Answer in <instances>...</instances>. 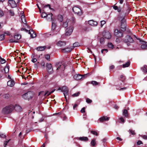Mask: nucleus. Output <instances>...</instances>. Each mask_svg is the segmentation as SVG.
Returning a JSON list of instances; mask_svg holds the SVG:
<instances>
[{
    "label": "nucleus",
    "instance_id": "c9c22d12",
    "mask_svg": "<svg viewBox=\"0 0 147 147\" xmlns=\"http://www.w3.org/2000/svg\"><path fill=\"white\" fill-rule=\"evenodd\" d=\"M45 58L47 60L50 61V57L49 54H47L45 56Z\"/></svg>",
    "mask_w": 147,
    "mask_h": 147
},
{
    "label": "nucleus",
    "instance_id": "49530a36",
    "mask_svg": "<svg viewBox=\"0 0 147 147\" xmlns=\"http://www.w3.org/2000/svg\"><path fill=\"white\" fill-rule=\"evenodd\" d=\"M120 78H121V81H123L125 79V77L123 75H121L120 76Z\"/></svg>",
    "mask_w": 147,
    "mask_h": 147
},
{
    "label": "nucleus",
    "instance_id": "c85d7f7f",
    "mask_svg": "<svg viewBox=\"0 0 147 147\" xmlns=\"http://www.w3.org/2000/svg\"><path fill=\"white\" fill-rule=\"evenodd\" d=\"M21 37V36L19 34H17L15 35L14 36V39L16 40H18L20 39Z\"/></svg>",
    "mask_w": 147,
    "mask_h": 147
},
{
    "label": "nucleus",
    "instance_id": "680f3d73",
    "mask_svg": "<svg viewBox=\"0 0 147 147\" xmlns=\"http://www.w3.org/2000/svg\"><path fill=\"white\" fill-rule=\"evenodd\" d=\"M130 133L132 135H134L135 134V132L134 131H133L132 130H129Z\"/></svg>",
    "mask_w": 147,
    "mask_h": 147
},
{
    "label": "nucleus",
    "instance_id": "39448f33",
    "mask_svg": "<svg viewBox=\"0 0 147 147\" xmlns=\"http://www.w3.org/2000/svg\"><path fill=\"white\" fill-rule=\"evenodd\" d=\"M73 11L77 15L80 16L82 15V12L80 8L77 7H74L72 9Z\"/></svg>",
    "mask_w": 147,
    "mask_h": 147
},
{
    "label": "nucleus",
    "instance_id": "412c9836",
    "mask_svg": "<svg viewBox=\"0 0 147 147\" xmlns=\"http://www.w3.org/2000/svg\"><path fill=\"white\" fill-rule=\"evenodd\" d=\"M47 48L45 46L39 47L36 48V49L38 51H42L44 50Z\"/></svg>",
    "mask_w": 147,
    "mask_h": 147
},
{
    "label": "nucleus",
    "instance_id": "bf43d9fd",
    "mask_svg": "<svg viewBox=\"0 0 147 147\" xmlns=\"http://www.w3.org/2000/svg\"><path fill=\"white\" fill-rule=\"evenodd\" d=\"M104 51H105L106 53L108 52V50L107 49H103L101 50V52L102 53H103Z\"/></svg>",
    "mask_w": 147,
    "mask_h": 147
},
{
    "label": "nucleus",
    "instance_id": "774afa93",
    "mask_svg": "<svg viewBox=\"0 0 147 147\" xmlns=\"http://www.w3.org/2000/svg\"><path fill=\"white\" fill-rule=\"evenodd\" d=\"M37 61L36 59L33 58L32 59V61L33 63L36 62Z\"/></svg>",
    "mask_w": 147,
    "mask_h": 147
},
{
    "label": "nucleus",
    "instance_id": "f03ea898",
    "mask_svg": "<svg viewBox=\"0 0 147 147\" xmlns=\"http://www.w3.org/2000/svg\"><path fill=\"white\" fill-rule=\"evenodd\" d=\"M34 92L31 91H29L22 95V97L24 99H30L32 98L34 95Z\"/></svg>",
    "mask_w": 147,
    "mask_h": 147
},
{
    "label": "nucleus",
    "instance_id": "473e14b6",
    "mask_svg": "<svg viewBox=\"0 0 147 147\" xmlns=\"http://www.w3.org/2000/svg\"><path fill=\"white\" fill-rule=\"evenodd\" d=\"M130 62L129 61L127 62L125 64H124L123 65V68H125L128 67L130 65Z\"/></svg>",
    "mask_w": 147,
    "mask_h": 147
},
{
    "label": "nucleus",
    "instance_id": "13d9d810",
    "mask_svg": "<svg viewBox=\"0 0 147 147\" xmlns=\"http://www.w3.org/2000/svg\"><path fill=\"white\" fill-rule=\"evenodd\" d=\"M142 138L145 140H147V136L146 135H143L141 136Z\"/></svg>",
    "mask_w": 147,
    "mask_h": 147
},
{
    "label": "nucleus",
    "instance_id": "de8ad7c7",
    "mask_svg": "<svg viewBox=\"0 0 147 147\" xmlns=\"http://www.w3.org/2000/svg\"><path fill=\"white\" fill-rule=\"evenodd\" d=\"M91 133L93 135H95L96 136L98 135V133L96 131H91Z\"/></svg>",
    "mask_w": 147,
    "mask_h": 147
},
{
    "label": "nucleus",
    "instance_id": "8fccbe9b",
    "mask_svg": "<svg viewBox=\"0 0 147 147\" xmlns=\"http://www.w3.org/2000/svg\"><path fill=\"white\" fill-rule=\"evenodd\" d=\"M86 102L88 103H90L92 102V100L89 98H87L86 99Z\"/></svg>",
    "mask_w": 147,
    "mask_h": 147
},
{
    "label": "nucleus",
    "instance_id": "052dcab7",
    "mask_svg": "<svg viewBox=\"0 0 147 147\" xmlns=\"http://www.w3.org/2000/svg\"><path fill=\"white\" fill-rule=\"evenodd\" d=\"M85 108L83 107L81 110V112L82 113H84L85 112Z\"/></svg>",
    "mask_w": 147,
    "mask_h": 147
},
{
    "label": "nucleus",
    "instance_id": "e433bc0d",
    "mask_svg": "<svg viewBox=\"0 0 147 147\" xmlns=\"http://www.w3.org/2000/svg\"><path fill=\"white\" fill-rule=\"evenodd\" d=\"M59 66L60 67V69L61 70H63L65 68L64 65L61 63H60Z\"/></svg>",
    "mask_w": 147,
    "mask_h": 147
},
{
    "label": "nucleus",
    "instance_id": "a18cd8bd",
    "mask_svg": "<svg viewBox=\"0 0 147 147\" xmlns=\"http://www.w3.org/2000/svg\"><path fill=\"white\" fill-rule=\"evenodd\" d=\"M91 84L93 85L96 86L98 84V83L96 81H92L91 82Z\"/></svg>",
    "mask_w": 147,
    "mask_h": 147
},
{
    "label": "nucleus",
    "instance_id": "a19ab883",
    "mask_svg": "<svg viewBox=\"0 0 147 147\" xmlns=\"http://www.w3.org/2000/svg\"><path fill=\"white\" fill-rule=\"evenodd\" d=\"M9 42H18V41L17 40H16L15 39H11L9 40Z\"/></svg>",
    "mask_w": 147,
    "mask_h": 147
},
{
    "label": "nucleus",
    "instance_id": "f704fd0d",
    "mask_svg": "<svg viewBox=\"0 0 147 147\" xmlns=\"http://www.w3.org/2000/svg\"><path fill=\"white\" fill-rule=\"evenodd\" d=\"M5 73H7L9 71V67L8 66L5 67L4 69L3 70Z\"/></svg>",
    "mask_w": 147,
    "mask_h": 147
},
{
    "label": "nucleus",
    "instance_id": "4c0bfd02",
    "mask_svg": "<svg viewBox=\"0 0 147 147\" xmlns=\"http://www.w3.org/2000/svg\"><path fill=\"white\" fill-rule=\"evenodd\" d=\"M96 143L95 140L94 139L92 140L91 142V145L92 146H94L95 145Z\"/></svg>",
    "mask_w": 147,
    "mask_h": 147
},
{
    "label": "nucleus",
    "instance_id": "20e7f679",
    "mask_svg": "<svg viewBox=\"0 0 147 147\" xmlns=\"http://www.w3.org/2000/svg\"><path fill=\"white\" fill-rule=\"evenodd\" d=\"M47 71L49 74L53 72V69L51 63H47L46 65Z\"/></svg>",
    "mask_w": 147,
    "mask_h": 147
},
{
    "label": "nucleus",
    "instance_id": "5fc2aeb1",
    "mask_svg": "<svg viewBox=\"0 0 147 147\" xmlns=\"http://www.w3.org/2000/svg\"><path fill=\"white\" fill-rule=\"evenodd\" d=\"M48 7L49 8V9H53L51 8L50 7V5L49 4H48L47 5H45L44 7V8H45L46 7Z\"/></svg>",
    "mask_w": 147,
    "mask_h": 147
},
{
    "label": "nucleus",
    "instance_id": "09e8293b",
    "mask_svg": "<svg viewBox=\"0 0 147 147\" xmlns=\"http://www.w3.org/2000/svg\"><path fill=\"white\" fill-rule=\"evenodd\" d=\"M9 12L11 16H13L14 15V13L13 11H12V10H9Z\"/></svg>",
    "mask_w": 147,
    "mask_h": 147
},
{
    "label": "nucleus",
    "instance_id": "58836bf2",
    "mask_svg": "<svg viewBox=\"0 0 147 147\" xmlns=\"http://www.w3.org/2000/svg\"><path fill=\"white\" fill-rule=\"evenodd\" d=\"M47 14L45 12H42L41 15V16L42 18H45L47 17Z\"/></svg>",
    "mask_w": 147,
    "mask_h": 147
},
{
    "label": "nucleus",
    "instance_id": "7c9ffc66",
    "mask_svg": "<svg viewBox=\"0 0 147 147\" xmlns=\"http://www.w3.org/2000/svg\"><path fill=\"white\" fill-rule=\"evenodd\" d=\"M80 45L79 43L78 42H76L73 44V46L71 47L73 49L74 48L79 47Z\"/></svg>",
    "mask_w": 147,
    "mask_h": 147
},
{
    "label": "nucleus",
    "instance_id": "2eb2a0df",
    "mask_svg": "<svg viewBox=\"0 0 147 147\" xmlns=\"http://www.w3.org/2000/svg\"><path fill=\"white\" fill-rule=\"evenodd\" d=\"M57 45L60 47H63L66 45V42L64 41H59L57 43Z\"/></svg>",
    "mask_w": 147,
    "mask_h": 147
},
{
    "label": "nucleus",
    "instance_id": "ddd939ff",
    "mask_svg": "<svg viewBox=\"0 0 147 147\" xmlns=\"http://www.w3.org/2000/svg\"><path fill=\"white\" fill-rule=\"evenodd\" d=\"M61 90L62 92H63L65 98H66L65 95L67 94L68 92V89L67 87L66 86H63L62 87Z\"/></svg>",
    "mask_w": 147,
    "mask_h": 147
},
{
    "label": "nucleus",
    "instance_id": "338daca9",
    "mask_svg": "<svg viewBox=\"0 0 147 147\" xmlns=\"http://www.w3.org/2000/svg\"><path fill=\"white\" fill-rule=\"evenodd\" d=\"M120 119L122 123H124L125 122V120L123 117L120 118Z\"/></svg>",
    "mask_w": 147,
    "mask_h": 147
},
{
    "label": "nucleus",
    "instance_id": "72a5a7b5",
    "mask_svg": "<svg viewBox=\"0 0 147 147\" xmlns=\"http://www.w3.org/2000/svg\"><path fill=\"white\" fill-rule=\"evenodd\" d=\"M107 46L108 47L113 49V48L114 46L111 42L109 43L108 44Z\"/></svg>",
    "mask_w": 147,
    "mask_h": 147
},
{
    "label": "nucleus",
    "instance_id": "dca6fc26",
    "mask_svg": "<svg viewBox=\"0 0 147 147\" xmlns=\"http://www.w3.org/2000/svg\"><path fill=\"white\" fill-rule=\"evenodd\" d=\"M72 49V48L71 47H70L63 49H62V51L63 52L67 53L70 52Z\"/></svg>",
    "mask_w": 147,
    "mask_h": 147
},
{
    "label": "nucleus",
    "instance_id": "423d86ee",
    "mask_svg": "<svg viewBox=\"0 0 147 147\" xmlns=\"http://www.w3.org/2000/svg\"><path fill=\"white\" fill-rule=\"evenodd\" d=\"M123 41L126 43H133L134 42V40L130 36L127 35L123 39Z\"/></svg>",
    "mask_w": 147,
    "mask_h": 147
},
{
    "label": "nucleus",
    "instance_id": "2f4dec72",
    "mask_svg": "<svg viewBox=\"0 0 147 147\" xmlns=\"http://www.w3.org/2000/svg\"><path fill=\"white\" fill-rule=\"evenodd\" d=\"M142 70L144 72H147V66L145 65L141 68Z\"/></svg>",
    "mask_w": 147,
    "mask_h": 147
},
{
    "label": "nucleus",
    "instance_id": "5701e85b",
    "mask_svg": "<svg viewBox=\"0 0 147 147\" xmlns=\"http://www.w3.org/2000/svg\"><path fill=\"white\" fill-rule=\"evenodd\" d=\"M52 16L53 14L51 13L48 14L47 16V19L48 20H51L53 21V18L52 17Z\"/></svg>",
    "mask_w": 147,
    "mask_h": 147
},
{
    "label": "nucleus",
    "instance_id": "c756f323",
    "mask_svg": "<svg viewBox=\"0 0 147 147\" xmlns=\"http://www.w3.org/2000/svg\"><path fill=\"white\" fill-rule=\"evenodd\" d=\"M58 20L60 22H62L63 20V17L62 16L59 15L57 16Z\"/></svg>",
    "mask_w": 147,
    "mask_h": 147
},
{
    "label": "nucleus",
    "instance_id": "c03bdc74",
    "mask_svg": "<svg viewBox=\"0 0 147 147\" xmlns=\"http://www.w3.org/2000/svg\"><path fill=\"white\" fill-rule=\"evenodd\" d=\"M80 92H78L76 93H74L72 95V96L73 97H77L80 94Z\"/></svg>",
    "mask_w": 147,
    "mask_h": 147
},
{
    "label": "nucleus",
    "instance_id": "6e6552de",
    "mask_svg": "<svg viewBox=\"0 0 147 147\" xmlns=\"http://www.w3.org/2000/svg\"><path fill=\"white\" fill-rule=\"evenodd\" d=\"M56 24L52 21V25H51V29L52 31H53V32H54V34H57L56 32H58L60 30V29H58L57 31H56L55 29L56 27Z\"/></svg>",
    "mask_w": 147,
    "mask_h": 147
},
{
    "label": "nucleus",
    "instance_id": "ea45409f",
    "mask_svg": "<svg viewBox=\"0 0 147 147\" xmlns=\"http://www.w3.org/2000/svg\"><path fill=\"white\" fill-rule=\"evenodd\" d=\"M68 23L67 22H64L62 26L64 28H66L68 26Z\"/></svg>",
    "mask_w": 147,
    "mask_h": 147
},
{
    "label": "nucleus",
    "instance_id": "aec40b11",
    "mask_svg": "<svg viewBox=\"0 0 147 147\" xmlns=\"http://www.w3.org/2000/svg\"><path fill=\"white\" fill-rule=\"evenodd\" d=\"M14 84V81L12 80H9L7 82V85L9 86L13 87Z\"/></svg>",
    "mask_w": 147,
    "mask_h": 147
},
{
    "label": "nucleus",
    "instance_id": "603ef678",
    "mask_svg": "<svg viewBox=\"0 0 147 147\" xmlns=\"http://www.w3.org/2000/svg\"><path fill=\"white\" fill-rule=\"evenodd\" d=\"M100 23L101 26V27H102V26L106 23V22L105 21L103 20L101 21Z\"/></svg>",
    "mask_w": 147,
    "mask_h": 147
},
{
    "label": "nucleus",
    "instance_id": "6ab92c4d",
    "mask_svg": "<svg viewBox=\"0 0 147 147\" xmlns=\"http://www.w3.org/2000/svg\"><path fill=\"white\" fill-rule=\"evenodd\" d=\"M109 117H107L103 116L102 117L100 118L99 120L101 122H103L104 121H108L109 120Z\"/></svg>",
    "mask_w": 147,
    "mask_h": 147
},
{
    "label": "nucleus",
    "instance_id": "b1692460",
    "mask_svg": "<svg viewBox=\"0 0 147 147\" xmlns=\"http://www.w3.org/2000/svg\"><path fill=\"white\" fill-rule=\"evenodd\" d=\"M55 90V89L52 90L51 92H49V91H46L45 92L44 94L45 96H48L51 93L53 92Z\"/></svg>",
    "mask_w": 147,
    "mask_h": 147
},
{
    "label": "nucleus",
    "instance_id": "4468645a",
    "mask_svg": "<svg viewBox=\"0 0 147 147\" xmlns=\"http://www.w3.org/2000/svg\"><path fill=\"white\" fill-rule=\"evenodd\" d=\"M88 24L89 25L94 26H97L98 23L97 22L94 21L93 20H90L88 21Z\"/></svg>",
    "mask_w": 147,
    "mask_h": 147
},
{
    "label": "nucleus",
    "instance_id": "37998d69",
    "mask_svg": "<svg viewBox=\"0 0 147 147\" xmlns=\"http://www.w3.org/2000/svg\"><path fill=\"white\" fill-rule=\"evenodd\" d=\"M5 36L4 34L0 35V40H2L4 39Z\"/></svg>",
    "mask_w": 147,
    "mask_h": 147
},
{
    "label": "nucleus",
    "instance_id": "f8f14e48",
    "mask_svg": "<svg viewBox=\"0 0 147 147\" xmlns=\"http://www.w3.org/2000/svg\"><path fill=\"white\" fill-rule=\"evenodd\" d=\"M104 37L107 39H110L111 37V33L109 31H105L103 33Z\"/></svg>",
    "mask_w": 147,
    "mask_h": 147
},
{
    "label": "nucleus",
    "instance_id": "a211bd4d",
    "mask_svg": "<svg viewBox=\"0 0 147 147\" xmlns=\"http://www.w3.org/2000/svg\"><path fill=\"white\" fill-rule=\"evenodd\" d=\"M28 33L30 35V37L32 38H34L36 36V33L32 30H29Z\"/></svg>",
    "mask_w": 147,
    "mask_h": 147
},
{
    "label": "nucleus",
    "instance_id": "a878e982",
    "mask_svg": "<svg viewBox=\"0 0 147 147\" xmlns=\"http://www.w3.org/2000/svg\"><path fill=\"white\" fill-rule=\"evenodd\" d=\"M79 139L84 141H87L88 140V138L86 137H80L79 138Z\"/></svg>",
    "mask_w": 147,
    "mask_h": 147
},
{
    "label": "nucleus",
    "instance_id": "6e6d98bb",
    "mask_svg": "<svg viewBox=\"0 0 147 147\" xmlns=\"http://www.w3.org/2000/svg\"><path fill=\"white\" fill-rule=\"evenodd\" d=\"M4 13L2 10H0V17H1L3 16Z\"/></svg>",
    "mask_w": 147,
    "mask_h": 147
},
{
    "label": "nucleus",
    "instance_id": "1a4fd4ad",
    "mask_svg": "<svg viewBox=\"0 0 147 147\" xmlns=\"http://www.w3.org/2000/svg\"><path fill=\"white\" fill-rule=\"evenodd\" d=\"M21 16L22 22L25 25H27V22L25 18V17L24 16V13L23 11H21L20 14L19 15V16Z\"/></svg>",
    "mask_w": 147,
    "mask_h": 147
},
{
    "label": "nucleus",
    "instance_id": "0e129e2a",
    "mask_svg": "<svg viewBox=\"0 0 147 147\" xmlns=\"http://www.w3.org/2000/svg\"><path fill=\"white\" fill-rule=\"evenodd\" d=\"M4 33L7 35H9L10 34L9 32L8 31L5 32Z\"/></svg>",
    "mask_w": 147,
    "mask_h": 147
},
{
    "label": "nucleus",
    "instance_id": "3c124183",
    "mask_svg": "<svg viewBox=\"0 0 147 147\" xmlns=\"http://www.w3.org/2000/svg\"><path fill=\"white\" fill-rule=\"evenodd\" d=\"M125 19L124 18H123L121 20V24H125Z\"/></svg>",
    "mask_w": 147,
    "mask_h": 147
},
{
    "label": "nucleus",
    "instance_id": "e2e57ef3",
    "mask_svg": "<svg viewBox=\"0 0 147 147\" xmlns=\"http://www.w3.org/2000/svg\"><path fill=\"white\" fill-rule=\"evenodd\" d=\"M0 136L2 138H5L6 137V136L3 134H0Z\"/></svg>",
    "mask_w": 147,
    "mask_h": 147
},
{
    "label": "nucleus",
    "instance_id": "69168bd1",
    "mask_svg": "<svg viewBox=\"0 0 147 147\" xmlns=\"http://www.w3.org/2000/svg\"><path fill=\"white\" fill-rule=\"evenodd\" d=\"M9 140H8V141H5L4 143V146L5 147V146L7 145V143L9 142Z\"/></svg>",
    "mask_w": 147,
    "mask_h": 147
},
{
    "label": "nucleus",
    "instance_id": "864d4df0",
    "mask_svg": "<svg viewBox=\"0 0 147 147\" xmlns=\"http://www.w3.org/2000/svg\"><path fill=\"white\" fill-rule=\"evenodd\" d=\"M5 62V59H3L1 58V59L0 61V63L1 64H3Z\"/></svg>",
    "mask_w": 147,
    "mask_h": 147
},
{
    "label": "nucleus",
    "instance_id": "79ce46f5",
    "mask_svg": "<svg viewBox=\"0 0 147 147\" xmlns=\"http://www.w3.org/2000/svg\"><path fill=\"white\" fill-rule=\"evenodd\" d=\"M60 65V63H56L55 66L57 67V70L59 69H60V67L59 66Z\"/></svg>",
    "mask_w": 147,
    "mask_h": 147
},
{
    "label": "nucleus",
    "instance_id": "7ed1b4c3",
    "mask_svg": "<svg viewBox=\"0 0 147 147\" xmlns=\"http://www.w3.org/2000/svg\"><path fill=\"white\" fill-rule=\"evenodd\" d=\"M87 74L83 75H81L80 74H75L73 75L74 78L75 80H79L84 78H85L87 77Z\"/></svg>",
    "mask_w": 147,
    "mask_h": 147
},
{
    "label": "nucleus",
    "instance_id": "cd10ccee",
    "mask_svg": "<svg viewBox=\"0 0 147 147\" xmlns=\"http://www.w3.org/2000/svg\"><path fill=\"white\" fill-rule=\"evenodd\" d=\"M126 27V24H121V28L122 30H125Z\"/></svg>",
    "mask_w": 147,
    "mask_h": 147
},
{
    "label": "nucleus",
    "instance_id": "4d7b16f0",
    "mask_svg": "<svg viewBox=\"0 0 147 147\" xmlns=\"http://www.w3.org/2000/svg\"><path fill=\"white\" fill-rule=\"evenodd\" d=\"M100 43H102L104 41V38H101L100 39Z\"/></svg>",
    "mask_w": 147,
    "mask_h": 147
},
{
    "label": "nucleus",
    "instance_id": "0eeeda50",
    "mask_svg": "<svg viewBox=\"0 0 147 147\" xmlns=\"http://www.w3.org/2000/svg\"><path fill=\"white\" fill-rule=\"evenodd\" d=\"M73 30V26H72L69 27L67 28L65 31V35L68 36L71 35Z\"/></svg>",
    "mask_w": 147,
    "mask_h": 147
},
{
    "label": "nucleus",
    "instance_id": "393cba45",
    "mask_svg": "<svg viewBox=\"0 0 147 147\" xmlns=\"http://www.w3.org/2000/svg\"><path fill=\"white\" fill-rule=\"evenodd\" d=\"M10 1L11 2L10 3L12 7H16V4L15 1L12 0Z\"/></svg>",
    "mask_w": 147,
    "mask_h": 147
},
{
    "label": "nucleus",
    "instance_id": "bb28decb",
    "mask_svg": "<svg viewBox=\"0 0 147 147\" xmlns=\"http://www.w3.org/2000/svg\"><path fill=\"white\" fill-rule=\"evenodd\" d=\"M123 115L125 116L126 117H128V112L127 111L126 109H124L123 111Z\"/></svg>",
    "mask_w": 147,
    "mask_h": 147
},
{
    "label": "nucleus",
    "instance_id": "f257e3e1",
    "mask_svg": "<svg viewBox=\"0 0 147 147\" xmlns=\"http://www.w3.org/2000/svg\"><path fill=\"white\" fill-rule=\"evenodd\" d=\"M13 109V105H11L3 108L2 111V113L5 114H8L11 112Z\"/></svg>",
    "mask_w": 147,
    "mask_h": 147
},
{
    "label": "nucleus",
    "instance_id": "9b49d317",
    "mask_svg": "<svg viewBox=\"0 0 147 147\" xmlns=\"http://www.w3.org/2000/svg\"><path fill=\"white\" fill-rule=\"evenodd\" d=\"M114 34L115 35L117 36V37H121L123 36V33L120 30H118L117 29L115 30Z\"/></svg>",
    "mask_w": 147,
    "mask_h": 147
},
{
    "label": "nucleus",
    "instance_id": "9d476101",
    "mask_svg": "<svg viewBox=\"0 0 147 147\" xmlns=\"http://www.w3.org/2000/svg\"><path fill=\"white\" fill-rule=\"evenodd\" d=\"M140 44L141 45V48L142 49H147V42L144 41L140 40Z\"/></svg>",
    "mask_w": 147,
    "mask_h": 147
},
{
    "label": "nucleus",
    "instance_id": "f3484780",
    "mask_svg": "<svg viewBox=\"0 0 147 147\" xmlns=\"http://www.w3.org/2000/svg\"><path fill=\"white\" fill-rule=\"evenodd\" d=\"M14 109L17 112H20L22 111V108L20 106L18 105H16L15 106H13Z\"/></svg>",
    "mask_w": 147,
    "mask_h": 147
},
{
    "label": "nucleus",
    "instance_id": "4be33fe9",
    "mask_svg": "<svg viewBox=\"0 0 147 147\" xmlns=\"http://www.w3.org/2000/svg\"><path fill=\"white\" fill-rule=\"evenodd\" d=\"M113 8L115 10H117L118 12H120L121 10V8L120 6L118 7L117 6L115 5L113 6Z\"/></svg>",
    "mask_w": 147,
    "mask_h": 147
}]
</instances>
